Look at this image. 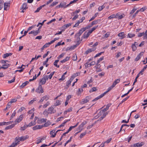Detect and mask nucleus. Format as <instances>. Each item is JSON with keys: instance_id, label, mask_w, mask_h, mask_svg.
<instances>
[{"instance_id": "f257e3e1", "label": "nucleus", "mask_w": 147, "mask_h": 147, "mask_svg": "<svg viewBox=\"0 0 147 147\" xmlns=\"http://www.w3.org/2000/svg\"><path fill=\"white\" fill-rule=\"evenodd\" d=\"M91 99V97L90 96H86L85 98L82 99V100L80 102V103L81 104H84L89 102Z\"/></svg>"}, {"instance_id": "f03ea898", "label": "nucleus", "mask_w": 147, "mask_h": 147, "mask_svg": "<svg viewBox=\"0 0 147 147\" xmlns=\"http://www.w3.org/2000/svg\"><path fill=\"white\" fill-rule=\"evenodd\" d=\"M86 30L85 28H82L79 31V32L75 34L76 37H78L79 40L80 39V36L83 33V32Z\"/></svg>"}, {"instance_id": "7ed1b4c3", "label": "nucleus", "mask_w": 147, "mask_h": 147, "mask_svg": "<svg viewBox=\"0 0 147 147\" xmlns=\"http://www.w3.org/2000/svg\"><path fill=\"white\" fill-rule=\"evenodd\" d=\"M35 91L39 93L43 92L44 91H43L41 85H39L38 88Z\"/></svg>"}, {"instance_id": "20e7f679", "label": "nucleus", "mask_w": 147, "mask_h": 147, "mask_svg": "<svg viewBox=\"0 0 147 147\" xmlns=\"http://www.w3.org/2000/svg\"><path fill=\"white\" fill-rule=\"evenodd\" d=\"M54 106H51L50 107H49L48 109V111H49V113L50 114H51L52 113H54L56 112V111L54 110Z\"/></svg>"}, {"instance_id": "39448f33", "label": "nucleus", "mask_w": 147, "mask_h": 147, "mask_svg": "<svg viewBox=\"0 0 147 147\" xmlns=\"http://www.w3.org/2000/svg\"><path fill=\"white\" fill-rule=\"evenodd\" d=\"M23 115L22 114L20 115L19 117L16 119L15 121V125L20 122L23 119Z\"/></svg>"}, {"instance_id": "423d86ee", "label": "nucleus", "mask_w": 147, "mask_h": 147, "mask_svg": "<svg viewBox=\"0 0 147 147\" xmlns=\"http://www.w3.org/2000/svg\"><path fill=\"white\" fill-rule=\"evenodd\" d=\"M27 5L26 3H24L22 5L21 7V9H22V11H21L22 12L24 13L25 11V10L28 8V7L27 6Z\"/></svg>"}, {"instance_id": "0eeeda50", "label": "nucleus", "mask_w": 147, "mask_h": 147, "mask_svg": "<svg viewBox=\"0 0 147 147\" xmlns=\"http://www.w3.org/2000/svg\"><path fill=\"white\" fill-rule=\"evenodd\" d=\"M47 119L46 118L38 119L37 120L38 123L39 124H41L43 123H46Z\"/></svg>"}, {"instance_id": "6e6552de", "label": "nucleus", "mask_w": 147, "mask_h": 147, "mask_svg": "<svg viewBox=\"0 0 147 147\" xmlns=\"http://www.w3.org/2000/svg\"><path fill=\"white\" fill-rule=\"evenodd\" d=\"M96 50V48L94 47H92V48H90L88 49L87 50L85 53V54H88L89 53H91L92 51H94Z\"/></svg>"}, {"instance_id": "1a4fd4ad", "label": "nucleus", "mask_w": 147, "mask_h": 147, "mask_svg": "<svg viewBox=\"0 0 147 147\" xmlns=\"http://www.w3.org/2000/svg\"><path fill=\"white\" fill-rule=\"evenodd\" d=\"M87 123V122L86 121H84L79 126L78 129L79 130H80L81 131L83 129V127Z\"/></svg>"}, {"instance_id": "9d476101", "label": "nucleus", "mask_w": 147, "mask_h": 147, "mask_svg": "<svg viewBox=\"0 0 147 147\" xmlns=\"http://www.w3.org/2000/svg\"><path fill=\"white\" fill-rule=\"evenodd\" d=\"M43 127L42 125H36L32 127L33 130H35L37 129H41Z\"/></svg>"}, {"instance_id": "9b49d317", "label": "nucleus", "mask_w": 147, "mask_h": 147, "mask_svg": "<svg viewBox=\"0 0 147 147\" xmlns=\"http://www.w3.org/2000/svg\"><path fill=\"white\" fill-rule=\"evenodd\" d=\"M143 52H141L136 57L135 59V61H138L139 59L141 58V57L143 56Z\"/></svg>"}, {"instance_id": "f8f14e48", "label": "nucleus", "mask_w": 147, "mask_h": 147, "mask_svg": "<svg viewBox=\"0 0 147 147\" xmlns=\"http://www.w3.org/2000/svg\"><path fill=\"white\" fill-rule=\"evenodd\" d=\"M73 78H70L69 80L66 83V86L67 88H68L71 85V83L73 80Z\"/></svg>"}, {"instance_id": "ddd939ff", "label": "nucleus", "mask_w": 147, "mask_h": 147, "mask_svg": "<svg viewBox=\"0 0 147 147\" xmlns=\"http://www.w3.org/2000/svg\"><path fill=\"white\" fill-rule=\"evenodd\" d=\"M29 136L28 135H26L25 136H22L20 137V140L21 141H24L26 139H28Z\"/></svg>"}, {"instance_id": "4468645a", "label": "nucleus", "mask_w": 147, "mask_h": 147, "mask_svg": "<svg viewBox=\"0 0 147 147\" xmlns=\"http://www.w3.org/2000/svg\"><path fill=\"white\" fill-rule=\"evenodd\" d=\"M118 36H119L121 37V39H123L126 37L125 34L123 32H122L119 33L118 34Z\"/></svg>"}, {"instance_id": "2eb2a0df", "label": "nucleus", "mask_w": 147, "mask_h": 147, "mask_svg": "<svg viewBox=\"0 0 147 147\" xmlns=\"http://www.w3.org/2000/svg\"><path fill=\"white\" fill-rule=\"evenodd\" d=\"M107 110H108L106 108H104L102 110H101L98 113V116L101 115L102 114H103V113H105V112L107 111Z\"/></svg>"}, {"instance_id": "dca6fc26", "label": "nucleus", "mask_w": 147, "mask_h": 147, "mask_svg": "<svg viewBox=\"0 0 147 147\" xmlns=\"http://www.w3.org/2000/svg\"><path fill=\"white\" fill-rule=\"evenodd\" d=\"M51 122L49 121L48 120L47 122H46L45 124H44L42 126L43 127H47L50 125H51Z\"/></svg>"}, {"instance_id": "f3484780", "label": "nucleus", "mask_w": 147, "mask_h": 147, "mask_svg": "<svg viewBox=\"0 0 147 147\" xmlns=\"http://www.w3.org/2000/svg\"><path fill=\"white\" fill-rule=\"evenodd\" d=\"M104 96V94H100V95L98 97H97L96 98H95V99H93L92 101L94 102L96 100H97L98 99L101 98L102 97Z\"/></svg>"}, {"instance_id": "a211bd4d", "label": "nucleus", "mask_w": 147, "mask_h": 147, "mask_svg": "<svg viewBox=\"0 0 147 147\" xmlns=\"http://www.w3.org/2000/svg\"><path fill=\"white\" fill-rule=\"evenodd\" d=\"M15 125V124H12L10 125L7 126L5 128V129L7 130L11 129L14 127Z\"/></svg>"}, {"instance_id": "6ab92c4d", "label": "nucleus", "mask_w": 147, "mask_h": 147, "mask_svg": "<svg viewBox=\"0 0 147 147\" xmlns=\"http://www.w3.org/2000/svg\"><path fill=\"white\" fill-rule=\"evenodd\" d=\"M36 124V122L34 121V122H32V121L30 122L29 124L28 125H26V127H30L32 126H33L35 125Z\"/></svg>"}, {"instance_id": "aec40b11", "label": "nucleus", "mask_w": 147, "mask_h": 147, "mask_svg": "<svg viewBox=\"0 0 147 147\" xmlns=\"http://www.w3.org/2000/svg\"><path fill=\"white\" fill-rule=\"evenodd\" d=\"M114 87L112 85L111 86H110L107 89V91L105 92L102 94H104V96H105L107 93L108 92H109L111 89H112Z\"/></svg>"}, {"instance_id": "412c9836", "label": "nucleus", "mask_w": 147, "mask_h": 147, "mask_svg": "<svg viewBox=\"0 0 147 147\" xmlns=\"http://www.w3.org/2000/svg\"><path fill=\"white\" fill-rule=\"evenodd\" d=\"M100 20L99 19L95 20L92 22L91 23L92 24V25H94L97 24L99 22H100Z\"/></svg>"}, {"instance_id": "4be33fe9", "label": "nucleus", "mask_w": 147, "mask_h": 147, "mask_svg": "<svg viewBox=\"0 0 147 147\" xmlns=\"http://www.w3.org/2000/svg\"><path fill=\"white\" fill-rule=\"evenodd\" d=\"M70 121V119H67L65 121L62 123L61 125H60L58 127V128H60V127L63 126H64L65 125V124L67 123V122L69 121Z\"/></svg>"}, {"instance_id": "5701e85b", "label": "nucleus", "mask_w": 147, "mask_h": 147, "mask_svg": "<svg viewBox=\"0 0 147 147\" xmlns=\"http://www.w3.org/2000/svg\"><path fill=\"white\" fill-rule=\"evenodd\" d=\"M70 57H66L65 59L61 60L60 61V62L61 63H65L67 61H68L69 60Z\"/></svg>"}, {"instance_id": "b1692460", "label": "nucleus", "mask_w": 147, "mask_h": 147, "mask_svg": "<svg viewBox=\"0 0 147 147\" xmlns=\"http://www.w3.org/2000/svg\"><path fill=\"white\" fill-rule=\"evenodd\" d=\"M83 90L82 88H80L78 89V91L77 92V94L78 96L80 95L81 93L82 92Z\"/></svg>"}, {"instance_id": "393cba45", "label": "nucleus", "mask_w": 147, "mask_h": 147, "mask_svg": "<svg viewBox=\"0 0 147 147\" xmlns=\"http://www.w3.org/2000/svg\"><path fill=\"white\" fill-rule=\"evenodd\" d=\"M90 35L87 32V31H86L83 34V36L84 38H87Z\"/></svg>"}, {"instance_id": "a878e982", "label": "nucleus", "mask_w": 147, "mask_h": 147, "mask_svg": "<svg viewBox=\"0 0 147 147\" xmlns=\"http://www.w3.org/2000/svg\"><path fill=\"white\" fill-rule=\"evenodd\" d=\"M10 64L6 63H5L4 64L2 65L3 67H4V69H7L10 66Z\"/></svg>"}, {"instance_id": "bb28decb", "label": "nucleus", "mask_w": 147, "mask_h": 147, "mask_svg": "<svg viewBox=\"0 0 147 147\" xmlns=\"http://www.w3.org/2000/svg\"><path fill=\"white\" fill-rule=\"evenodd\" d=\"M12 55L11 53H6L4 54L3 56V58H6L9 56H11Z\"/></svg>"}, {"instance_id": "cd10ccee", "label": "nucleus", "mask_w": 147, "mask_h": 147, "mask_svg": "<svg viewBox=\"0 0 147 147\" xmlns=\"http://www.w3.org/2000/svg\"><path fill=\"white\" fill-rule=\"evenodd\" d=\"M29 82L28 81H26L24 82L20 86L21 88H23L26 86L28 83Z\"/></svg>"}, {"instance_id": "c85d7f7f", "label": "nucleus", "mask_w": 147, "mask_h": 147, "mask_svg": "<svg viewBox=\"0 0 147 147\" xmlns=\"http://www.w3.org/2000/svg\"><path fill=\"white\" fill-rule=\"evenodd\" d=\"M120 82V80L119 79H117L114 82L113 84L112 85L114 87L118 83H119Z\"/></svg>"}, {"instance_id": "c756f323", "label": "nucleus", "mask_w": 147, "mask_h": 147, "mask_svg": "<svg viewBox=\"0 0 147 147\" xmlns=\"http://www.w3.org/2000/svg\"><path fill=\"white\" fill-rule=\"evenodd\" d=\"M66 4V3L65 2H61L59 5V7L62 8L64 7V8H65V5Z\"/></svg>"}, {"instance_id": "7c9ffc66", "label": "nucleus", "mask_w": 147, "mask_h": 147, "mask_svg": "<svg viewBox=\"0 0 147 147\" xmlns=\"http://www.w3.org/2000/svg\"><path fill=\"white\" fill-rule=\"evenodd\" d=\"M59 60H57L55 61L53 63V65H54L57 68H59V65H57V63L59 61Z\"/></svg>"}, {"instance_id": "2f4dec72", "label": "nucleus", "mask_w": 147, "mask_h": 147, "mask_svg": "<svg viewBox=\"0 0 147 147\" xmlns=\"http://www.w3.org/2000/svg\"><path fill=\"white\" fill-rule=\"evenodd\" d=\"M19 144L18 143L13 142L11 145L9 146V147H15L16 146L18 145Z\"/></svg>"}, {"instance_id": "473e14b6", "label": "nucleus", "mask_w": 147, "mask_h": 147, "mask_svg": "<svg viewBox=\"0 0 147 147\" xmlns=\"http://www.w3.org/2000/svg\"><path fill=\"white\" fill-rule=\"evenodd\" d=\"M45 139V137H43V138H40V139H39L37 140V142H36V144H38L40 143L43 140H44Z\"/></svg>"}, {"instance_id": "72a5a7b5", "label": "nucleus", "mask_w": 147, "mask_h": 147, "mask_svg": "<svg viewBox=\"0 0 147 147\" xmlns=\"http://www.w3.org/2000/svg\"><path fill=\"white\" fill-rule=\"evenodd\" d=\"M131 48L133 51H135L137 49V47L134 44H132L131 45Z\"/></svg>"}, {"instance_id": "f704fd0d", "label": "nucleus", "mask_w": 147, "mask_h": 147, "mask_svg": "<svg viewBox=\"0 0 147 147\" xmlns=\"http://www.w3.org/2000/svg\"><path fill=\"white\" fill-rule=\"evenodd\" d=\"M61 104V101L59 100H57L56 102L54 104V106H57Z\"/></svg>"}, {"instance_id": "c9c22d12", "label": "nucleus", "mask_w": 147, "mask_h": 147, "mask_svg": "<svg viewBox=\"0 0 147 147\" xmlns=\"http://www.w3.org/2000/svg\"><path fill=\"white\" fill-rule=\"evenodd\" d=\"M71 24L70 23H69L67 24H65L63 26V28L64 29H65L67 28V27H69V26H71Z\"/></svg>"}, {"instance_id": "e433bc0d", "label": "nucleus", "mask_w": 147, "mask_h": 147, "mask_svg": "<svg viewBox=\"0 0 147 147\" xmlns=\"http://www.w3.org/2000/svg\"><path fill=\"white\" fill-rule=\"evenodd\" d=\"M40 33V31L38 30H33V35L34 36H36L38 34V33Z\"/></svg>"}, {"instance_id": "4c0bfd02", "label": "nucleus", "mask_w": 147, "mask_h": 147, "mask_svg": "<svg viewBox=\"0 0 147 147\" xmlns=\"http://www.w3.org/2000/svg\"><path fill=\"white\" fill-rule=\"evenodd\" d=\"M4 5V10H7L6 8L8 6H9V3H3Z\"/></svg>"}, {"instance_id": "58836bf2", "label": "nucleus", "mask_w": 147, "mask_h": 147, "mask_svg": "<svg viewBox=\"0 0 147 147\" xmlns=\"http://www.w3.org/2000/svg\"><path fill=\"white\" fill-rule=\"evenodd\" d=\"M4 2L2 0H0V10L3 8Z\"/></svg>"}, {"instance_id": "ea45409f", "label": "nucleus", "mask_w": 147, "mask_h": 147, "mask_svg": "<svg viewBox=\"0 0 147 147\" xmlns=\"http://www.w3.org/2000/svg\"><path fill=\"white\" fill-rule=\"evenodd\" d=\"M97 90L96 89V88L94 87L92 88L91 89H90L89 91V92L90 93L94 91H96Z\"/></svg>"}, {"instance_id": "a19ab883", "label": "nucleus", "mask_w": 147, "mask_h": 147, "mask_svg": "<svg viewBox=\"0 0 147 147\" xmlns=\"http://www.w3.org/2000/svg\"><path fill=\"white\" fill-rule=\"evenodd\" d=\"M135 36L134 34L128 33L127 36V37L132 38Z\"/></svg>"}, {"instance_id": "79ce46f5", "label": "nucleus", "mask_w": 147, "mask_h": 147, "mask_svg": "<svg viewBox=\"0 0 147 147\" xmlns=\"http://www.w3.org/2000/svg\"><path fill=\"white\" fill-rule=\"evenodd\" d=\"M98 13H95L94 15L90 19V20H89V22H90L91 21L93 20L96 17L97 15L98 14Z\"/></svg>"}, {"instance_id": "37998d69", "label": "nucleus", "mask_w": 147, "mask_h": 147, "mask_svg": "<svg viewBox=\"0 0 147 147\" xmlns=\"http://www.w3.org/2000/svg\"><path fill=\"white\" fill-rule=\"evenodd\" d=\"M117 17H116L115 16L114 14H113L111 15H110V16H109L108 18V19L109 20H110L111 19L113 18H116Z\"/></svg>"}, {"instance_id": "c03bdc74", "label": "nucleus", "mask_w": 147, "mask_h": 147, "mask_svg": "<svg viewBox=\"0 0 147 147\" xmlns=\"http://www.w3.org/2000/svg\"><path fill=\"white\" fill-rule=\"evenodd\" d=\"M137 145V147H140L142 146L144 144V142H141L140 143H136Z\"/></svg>"}, {"instance_id": "a18cd8bd", "label": "nucleus", "mask_w": 147, "mask_h": 147, "mask_svg": "<svg viewBox=\"0 0 147 147\" xmlns=\"http://www.w3.org/2000/svg\"><path fill=\"white\" fill-rule=\"evenodd\" d=\"M46 81L45 80V79L43 77L40 81V82L42 84H45L46 83Z\"/></svg>"}, {"instance_id": "49530a36", "label": "nucleus", "mask_w": 147, "mask_h": 147, "mask_svg": "<svg viewBox=\"0 0 147 147\" xmlns=\"http://www.w3.org/2000/svg\"><path fill=\"white\" fill-rule=\"evenodd\" d=\"M87 133V131H86L82 133L80 135V138H82Z\"/></svg>"}, {"instance_id": "de8ad7c7", "label": "nucleus", "mask_w": 147, "mask_h": 147, "mask_svg": "<svg viewBox=\"0 0 147 147\" xmlns=\"http://www.w3.org/2000/svg\"><path fill=\"white\" fill-rule=\"evenodd\" d=\"M78 74H80V73L79 72H77L75 73L71 77V78H73L74 79L75 77L78 76Z\"/></svg>"}, {"instance_id": "09e8293b", "label": "nucleus", "mask_w": 147, "mask_h": 147, "mask_svg": "<svg viewBox=\"0 0 147 147\" xmlns=\"http://www.w3.org/2000/svg\"><path fill=\"white\" fill-rule=\"evenodd\" d=\"M36 100V98H34L33 100H31L30 101H29V102L28 103V104L29 105L32 104L34 101H35Z\"/></svg>"}, {"instance_id": "8fccbe9b", "label": "nucleus", "mask_w": 147, "mask_h": 147, "mask_svg": "<svg viewBox=\"0 0 147 147\" xmlns=\"http://www.w3.org/2000/svg\"><path fill=\"white\" fill-rule=\"evenodd\" d=\"M20 141H21L20 140V137H16L15 138V142L16 143H18H18H19V144H20Z\"/></svg>"}, {"instance_id": "3c124183", "label": "nucleus", "mask_w": 147, "mask_h": 147, "mask_svg": "<svg viewBox=\"0 0 147 147\" xmlns=\"http://www.w3.org/2000/svg\"><path fill=\"white\" fill-rule=\"evenodd\" d=\"M147 7H146V6H144L143 7H142V8H141V9H140L139 10V11H141V12H143L146 9H147Z\"/></svg>"}, {"instance_id": "603ef678", "label": "nucleus", "mask_w": 147, "mask_h": 147, "mask_svg": "<svg viewBox=\"0 0 147 147\" xmlns=\"http://www.w3.org/2000/svg\"><path fill=\"white\" fill-rule=\"evenodd\" d=\"M104 59V57L103 56H102V57H100V58H99L97 61V64H98L102 60Z\"/></svg>"}, {"instance_id": "864d4df0", "label": "nucleus", "mask_w": 147, "mask_h": 147, "mask_svg": "<svg viewBox=\"0 0 147 147\" xmlns=\"http://www.w3.org/2000/svg\"><path fill=\"white\" fill-rule=\"evenodd\" d=\"M34 111V108H32L30 110H29L28 111V114H32L33 113H34L33 112Z\"/></svg>"}, {"instance_id": "5fc2aeb1", "label": "nucleus", "mask_w": 147, "mask_h": 147, "mask_svg": "<svg viewBox=\"0 0 147 147\" xmlns=\"http://www.w3.org/2000/svg\"><path fill=\"white\" fill-rule=\"evenodd\" d=\"M27 127L26 125H24V126L21 127L20 130L21 131H24Z\"/></svg>"}, {"instance_id": "6e6d98bb", "label": "nucleus", "mask_w": 147, "mask_h": 147, "mask_svg": "<svg viewBox=\"0 0 147 147\" xmlns=\"http://www.w3.org/2000/svg\"><path fill=\"white\" fill-rule=\"evenodd\" d=\"M147 68V65L144 66L143 68L140 72V73H142Z\"/></svg>"}, {"instance_id": "4d7b16f0", "label": "nucleus", "mask_w": 147, "mask_h": 147, "mask_svg": "<svg viewBox=\"0 0 147 147\" xmlns=\"http://www.w3.org/2000/svg\"><path fill=\"white\" fill-rule=\"evenodd\" d=\"M77 39L78 40L77 43L75 45L76 46V47H77V46H78L81 43V42L80 41V39L79 40L78 37H77Z\"/></svg>"}, {"instance_id": "13d9d810", "label": "nucleus", "mask_w": 147, "mask_h": 147, "mask_svg": "<svg viewBox=\"0 0 147 147\" xmlns=\"http://www.w3.org/2000/svg\"><path fill=\"white\" fill-rule=\"evenodd\" d=\"M49 102L48 101L45 104L43 105V108H45L47 107L49 105Z\"/></svg>"}, {"instance_id": "bf43d9fd", "label": "nucleus", "mask_w": 147, "mask_h": 147, "mask_svg": "<svg viewBox=\"0 0 147 147\" xmlns=\"http://www.w3.org/2000/svg\"><path fill=\"white\" fill-rule=\"evenodd\" d=\"M16 114L15 111L12 114L10 120H11L15 115Z\"/></svg>"}, {"instance_id": "052dcab7", "label": "nucleus", "mask_w": 147, "mask_h": 147, "mask_svg": "<svg viewBox=\"0 0 147 147\" xmlns=\"http://www.w3.org/2000/svg\"><path fill=\"white\" fill-rule=\"evenodd\" d=\"M104 53V52H101L100 53H99L98 54H97L96 55L94 56V58H96V57H97L100 56V55H101L103 53Z\"/></svg>"}, {"instance_id": "680f3d73", "label": "nucleus", "mask_w": 147, "mask_h": 147, "mask_svg": "<svg viewBox=\"0 0 147 147\" xmlns=\"http://www.w3.org/2000/svg\"><path fill=\"white\" fill-rule=\"evenodd\" d=\"M15 77H14L11 80H10L8 81V82L9 83H11L13 82H15Z\"/></svg>"}, {"instance_id": "e2e57ef3", "label": "nucleus", "mask_w": 147, "mask_h": 147, "mask_svg": "<svg viewBox=\"0 0 147 147\" xmlns=\"http://www.w3.org/2000/svg\"><path fill=\"white\" fill-rule=\"evenodd\" d=\"M11 103L10 102H8L6 107V109L9 108L11 106Z\"/></svg>"}, {"instance_id": "0e129e2a", "label": "nucleus", "mask_w": 147, "mask_h": 147, "mask_svg": "<svg viewBox=\"0 0 147 147\" xmlns=\"http://www.w3.org/2000/svg\"><path fill=\"white\" fill-rule=\"evenodd\" d=\"M58 3L57 2H53L50 5V6L53 7L54 6L56 5Z\"/></svg>"}, {"instance_id": "69168bd1", "label": "nucleus", "mask_w": 147, "mask_h": 147, "mask_svg": "<svg viewBox=\"0 0 147 147\" xmlns=\"http://www.w3.org/2000/svg\"><path fill=\"white\" fill-rule=\"evenodd\" d=\"M108 114V112H106L105 113H103V114H102V117H103V118H104Z\"/></svg>"}, {"instance_id": "338daca9", "label": "nucleus", "mask_w": 147, "mask_h": 147, "mask_svg": "<svg viewBox=\"0 0 147 147\" xmlns=\"http://www.w3.org/2000/svg\"><path fill=\"white\" fill-rule=\"evenodd\" d=\"M88 63H89L88 62H87L84 65L85 66V68H87V67H89L91 66V65H90V63L88 64Z\"/></svg>"}, {"instance_id": "774afa93", "label": "nucleus", "mask_w": 147, "mask_h": 147, "mask_svg": "<svg viewBox=\"0 0 147 147\" xmlns=\"http://www.w3.org/2000/svg\"><path fill=\"white\" fill-rule=\"evenodd\" d=\"M110 32H107L106 34H105V35L104 37L106 38H107L108 37L109 35H110Z\"/></svg>"}]
</instances>
